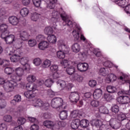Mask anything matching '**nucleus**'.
<instances>
[{
  "instance_id": "1",
  "label": "nucleus",
  "mask_w": 130,
  "mask_h": 130,
  "mask_svg": "<svg viewBox=\"0 0 130 130\" xmlns=\"http://www.w3.org/2000/svg\"><path fill=\"white\" fill-rule=\"evenodd\" d=\"M24 70H25L24 67H18L15 69V74L13 73L11 75V80L8 82V87H5L7 91H14L15 88L18 87L17 82H20L22 80V77L24 76Z\"/></svg>"
},
{
  "instance_id": "2",
  "label": "nucleus",
  "mask_w": 130,
  "mask_h": 130,
  "mask_svg": "<svg viewBox=\"0 0 130 130\" xmlns=\"http://www.w3.org/2000/svg\"><path fill=\"white\" fill-rule=\"evenodd\" d=\"M72 16L71 15H66V25L70 28V30H73L72 34L73 37L75 38V40L79 41L80 38V34L79 31H81V27L80 25L77 24L75 22L72 21Z\"/></svg>"
},
{
  "instance_id": "3",
  "label": "nucleus",
  "mask_w": 130,
  "mask_h": 130,
  "mask_svg": "<svg viewBox=\"0 0 130 130\" xmlns=\"http://www.w3.org/2000/svg\"><path fill=\"white\" fill-rule=\"evenodd\" d=\"M8 28V25L6 24H0V31L2 32L1 37L7 44H13L16 40V37L14 35H9L10 31Z\"/></svg>"
},
{
  "instance_id": "4",
  "label": "nucleus",
  "mask_w": 130,
  "mask_h": 130,
  "mask_svg": "<svg viewBox=\"0 0 130 130\" xmlns=\"http://www.w3.org/2000/svg\"><path fill=\"white\" fill-rule=\"evenodd\" d=\"M119 79L123 84H129V90H121L118 92V94H122L123 95H128L130 97V80L129 76L124 73H121V76L119 77Z\"/></svg>"
},
{
  "instance_id": "5",
  "label": "nucleus",
  "mask_w": 130,
  "mask_h": 130,
  "mask_svg": "<svg viewBox=\"0 0 130 130\" xmlns=\"http://www.w3.org/2000/svg\"><path fill=\"white\" fill-rule=\"evenodd\" d=\"M44 126L48 128H51L53 130H59V127L61 126V121H59L55 123L52 121L46 120L43 122Z\"/></svg>"
},
{
  "instance_id": "6",
  "label": "nucleus",
  "mask_w": 130,
  "mask_h": 130,
  "mask_svg": "<svg viewBox=\"0 0 130 130\" xmlns=\"http://www.w3.org/2000/svg\"><path fill=\"white\" fill-rule=\"evenodd\" d=\"M63 101L60 98H56L51 101V105L53 108H59L61 110L66 108V105H63Z\"/></svg>"
},
{
  "instance_id": "7",
  "label": "nucleus",
  "mask_w": 130,
  "mask_h": 130,
  "mask_svg": "<svg viewBox=\"0 0 130 130\" xmlns=\"http://www.w3.org/2000/svg\"><path fill=\"white\" fill-rule=\"evenodd\" d=\"M89 49L90 50L91 49H92L93 53H94V54H95V56L97 57H99V58L98 59L99 63H101L102 61H104V60H106V58H105L104 56L102 55V53H101L100 51H99V49L97 48H90Z\"/></svg>"
},
{
  "instance_id": "8",
  "label": "nucleus",
  "mask_w": 130,
  "mask_h": 130,
  "mask_svg": "<svg viewBox=\"0 0 130 130\" xmlns=\"http://www.w3.org/2000/svg\"><path fill=\"white\" fill-rule=\"evenodd\" d=\"M20 63L23 66V69L25 71H30V64L28 63V61H29V59L28 57L24 56L19 59Z\"/></svg>"
},
{
  "instance_id": "9",
  "label": "nucleus",
  "mask_w": 130,
  "mask_h": 130,
  "mask_svg": "<svg viewBox=\"0 0 130 130\" xmlns=\"http://www.w3.org/2000/svg\"><path fill=\"white\" fill-rule=\"evenodd\" d=\"M129 97L128 95L120 96L117 98V102L119 104H128V103H130Z\"/></svg>"
},
{
  "instance_id": "10",
  "label": "nucleus",
  "mask_w": 130,
  "mask_h": 130,
  "mask_svg": "<svg viewBox=\"0 0 130 130\" xmlns=\"http://www.w3.org/2000/svg\"><path fill=\"white\" fill-rule=\"evenodd\" d=\"M80 93L78 91L72 92L70 94L69 99L71 102L75 104L78 102V100H80Z\"/></svg>"
},
{
  "instance_id": "11",
  "label": "nucleus",
  "mask_w": 130,
  "mask_h": 130,
  "mask_svg": "<svg viewBox=\"0 0 130 130\" xmlns=\"http://www.w3.org/2000/svg\"><path fill=\"white\" fill-rule=\"evenodd\" d=\"M109 126L112 129H118L121 126V123L117 122L116 119L112 118L110 120Z\"/></svg>"
},
{
  "instance_id": "12",
  "label": "nucleus",
  "mask_w": 130,
  "mask_h": 130,
  "mask_svg": "<svg viewBox=\"0 0 130 130\" xmlns=\"http://www.w3.org/2000/svg\"><path fill=\"white\" fill-rule=\"evenodd\" d=\"M77 70L81 72V73H84V72H86L88 71L89 69V64L86 62L84 63H79L77 66Z\"/></svg>"
},
{
  "instance_id": "13",
  "label": "nucleus",
  "mask_w": 130,
  "mask_h": 130,
  "mask_svg": "<svg viewBox=\"0 0 130 130\" xmlns=\"http://www.w3.org/2000/svg\"><path fill=\"white\" fill-rule=\"evenodd\" d=\"M112 2L115 3L119 7L121 8H125L126 6L128 5V0H113Z\"/></svg>"
},
{
  "instance_id": "14",
  "label": "nucleus",
  "mask_w": 130,
  "mask_h": 130,
  "mask_svg": "<svg viewBox=\"0 0 130 130\" xmlns=\"http://www.w3.org/2000/svg\"><path fill=\"white\" fill-rule=\"evenodd\" d=\"M105 60L102 61V62H103L104 67H106V68L108 69V70H110V71L111 70L110 69H112V68H115L116 69L118 68V66L113 64L111 61L107 60L104 62Z\"/></svg>"
},
{
  "instance_id": "15",
  "label": "nucleus",
  "mask_w": 130,
  "mask_h": 130,
  "mask_svg": "<svg viewBox=\"0 0 130 130\" xmlns=\"http://www.w3.org/2000/svg\"><path fill=\"white\" fill-rule=\"evenodd\" d=\"M19 37L23 41H26L29 39L30 35H29V34L25 30H21L19 31Z\"/></svg>"
},
{
  "instance_id": "16",
  "label": "nucleus",
  "mask_w": 130,
  "mask_h": 130,
  "mask_svg": "<svg viewBox=\"0 0 130 130\" xmlns=\"http://www.w3.org/2000/svg\"><path fill=\"white\" fill-rule=\"evenodd\" d=\"M38 47L41 50H45L49 47V43L46 41H42L39 43Z\"/></svg>"
},
{
  "instance_id": "17",
  "label": "nucleus",
  "mask_w": 130,
  "mask_h": 130,
  "mask_svg": "<svg viewBox=\"0 0 130 130\" xmlns=\"http://www.w3.org/2000/svg\"><path fill=\"white\" fill-rule=\"evenodd\" d=\"M43 101L39 99H35L31 101V105L34 107H42Z\"/></svg>"
},
{
  "instance_id": "18",
  "label": "nucleus",
  "mask_w": 130,
  "mask_h": 130,
  "mask_svg": "<svg viewBox=\"0 0 130 130\" xmlns=\"http://www.w3.org/2000/svg\"><path fill=\"white\" fill-rule=\"evenodd\" d=\"M117 77H116V75L113 73H110L106 77L105 81L108 84H109L110 83H111V82H115V80H117Z\"/></svg>"
},
{
  "instance_id": "19",
  "label": "nucleus",
  "mask_w": 130,
  "mask_h": 130,
  "mask_svg": "<svg viewBox=\"0 0 130 130\" xmlns=\"http://www.w3.org/2000/svg\"><path fill=\"white\" fill-rule=\"evenodd\" d=\"M72 52L78 53L81 51V45L78 43H74L71 47Z\"/></svg>"
},
{
  "instance_id": "20",
  "label": "nucleus",
  "mask_w": 130,
  "mask_h": 130,
  "mask_svg": "<svg viewBox=\"0 0 130 130\" xmlns=\"http://www.w3.org/2000/svg\"><path fill=\"white\" fill-rule=\"evenodd\" d=\"M27 91L35 93V91H37V85L35 83L27 84L26 86Z\"/></svg>"
},
{
  "instance_id": "21",
  "label": "nucleus",
  "mask_w": 130,
  "mask_h": 130,
  "mask_svg": "<svg viewBox=\"0 0 130 130\" xmlns=\"http://www.w3.org/2000/svg\"><path fill=\"white\" fill-rule=\"evenodd\" d=\"M117 120L119 121L118 122H120V123H121V121H123V120H125V121H127V122L129 121L130 119L129 120L128 118L126 117V116L125 115V114H123V113H121L118 115L117 117Z\"/></svg>"
},
{
  "instance_id": "22",
  "label": "nucleus",
  "mask_w": 130,
  "mask_h": 130,
  "mask_svg": "<svg viewBox=\"0 0 130 130\" xmlns=\"http://www.w3.org/2000/svg\"><path fill=\"white\" fill-rule=\"evenodd\" d=\"M13 53H9V55H12L10 57V60H11L12 62H17L20 60L21 56L19 54H12Z\"/></svg>"
},
{
  "instance_id": "23",
  "label": "nucleus",
  "mask_w": 130,
  "mask_h": 130,
  "mask_svg": "<svg viewBox=\"0 0 130 130\" xmlns=\"http://www.w3.org/2000/svg\"><path fill=\"white\" fill-rule=\"evenodd\" d=\"M11 81V80H5L4 78L0 77V85H4L3 88L6 91V92H13V91H8L7 89H6V87H9V82Z\"/></svg>"
},
{
  "instance_id": "24",
  "label": "nucleus",
  "mask_w": 130,
  "mask_h": 130,
  "mask_svg": "<svg viewBox=\"0 0 130 130\" xmlns=\"http://www.w3.org/2000/svg\"><path fill=\"white\" fill-rule=\"evenodd\" d=\"M9 21L13 26H16L17 24H19V19L16 16H10L9 18Z\"/></svg>"
},
{
  "instance_id": "25",
  "label": "nucleus",
  "mask_w": 130,
  "mask_h": 130,
  "mask_svg": "<svg viewBox=\"0 0 130 130\" xmlns=\"http://www.w3.org/2000/svg\"><path fill=\"white\" fill-rule=\"evenodd\" d=\"M102 96V90L100 88L96 89L93 92V98L94 99H99Z\"/></svg>"
},
{
  "instance_id": "26",
  "label": "nucleus",
  "mask_w": 130,
  "mask_h": 130,
  "mask_svg": "<svg viewBox=\"0 0 130 130\" xmlns=\"http://www.w3.org/2000/svg\"><path fill=\"white\" fill-rule=\"evenodd\" d=\"M80 126V119H75L71 122V127L73 129H77Z\"/></svg>"
},
{
  "instance_id": "27",
  "label": "nucleus",
  "mask_w": 130,
  "mask_h": 130,
  "mask_svg": "<svg viewBox=\"0 0 130 130\" xmlns=\"http://www.w3.org/2000/svg\"><path fill=\"white\" fill-rule=\"evenodd\" d=\"M47 40L51 44H55L56 43V37L54 35H49L47 38Z\"/></svg>"
},
{
  "instance_id": "28",
  "label": "nucleus",
  "mask_w": 130,
  "mask_h": 130,
  "mask_svg": "<svg viewBox=\"0 0 130 130\" xmlns=\"http://www.w3.org/2000/svg\"><path fill=\"white\" fill-rule=\"evenodd\" d=\"M99 73L100 75H102V76L105 77V76H107V75L109 74V70H108V68H101L99 70Z\"/></svg>"
},
{
  "instance_id": "29",
  "label": "nucleus",
  "mask_w": 130,
  "mask_h": 130,
  "mask_svg": "<svg viewBox=\"0 0 130 130\" xmlns=\"http://www.w3.org/2000/svg\"><path fill=\"white\" fill-rule=\"evenodd\" d=\"M89 123H90V122H89V120L83 119L81 121L80 120L79 125H80L81 127H88Z\"/></svg>"
},
{
  "instance_id": "30",
  "label": "nucleus",
  "mask_w": 130,
  "mask_h": 130,
  "mask_svg": "<svg viewBox=\"0 0 130 130\" xmlns=\"http://www.w3.org/2000/svg\"><path fill=\"white\" fill-rule=\"evenodd\" d=\"M25 97L28 98V99L30 98H34L35 96H36V92H32L28 90L25 91L24 93Z\"/></svg>"
},
{
  "instance_id": "31",
  "label": "nucleus",
  "mask_w": 130,
  "mask_h": 130,
  "mask_svg": "<svg viewBox=\"0 0 130 130\" xmlns=\"http://www.w3.org/2000/svg\"><path fill=\"white\" fill-rule=\"evenodd\" d=\"M87 55H88V52H80L78 53V57L81 60H85L87 58Z\"/></svg>"
},
{
  "instance_id": "32",
  "label": "nucleus",
  "mask_w": 130,
  "mask_h": 130,
  "mask_svg": "<svg viewBox=\"0 0 130 130\" xmlns=\"http://www.w3.org/2000/svg\"><path fill=\"white\" fill-rule=\"evenodd\" d=\"M51 66V61L49 59H45L42 63V68L43 69H48Z\"/></svg>"
},
{
  "instance_id": "33",
  "label": "nucleus",
  "mask_w": 130,
  "mask_h": 130,
  "mask_svg": "<svg viewBox=\"0 0 130 130\" xmlns=\"http://www.w3.org/2000/svg\"><path fill=\"white\" fill-rule=\"evenodd\" d=\"M4 97V93L0 92V108L3 109V108H5L7 106V103L5 102V100H2V98Z\"/></svg>"
},
{
  "instance_id": "34",
  "label": "nucleus",
  "mask_w": 130,
  "mask_h": 130,
  "mask_svg": "<svg viewBox=\"0 0 130 130\" xmlns=\"http://www.w3.org/2000/svg\"><path fill=\"white\" fill-rule=\"evenodd\" d=\"M20 13L22 17H27V15H29V9L27 8H23L21 9Z\"/></svg>"
},
{
  "instance_id": "35",
  "label": "nucleus",
  "mask_w": 130,
  "mask_h": 130,
  "mask_svg": "<svg viewBox=\"0 0 130 130\" xmlns=\"http://www.w3.org/2000/svg\"><path fill=\"white\" fill-rule=\"evenodd\" d=\"M107 91L108 93H115L117 91L116 87L114 86L109 85L107 87Z\"/></svg>"
},
{
  "instance_id": "36",
  "label": "nucleus",
  "mask_w": 130,
  "mask_h": 130,
  "mask_svg": "<svg viewBox=\"0 0 130 130\" xmlns=\"http://www.w3.org/2000/svg\"><path fill=\"white\" fill-rule=\"evenodd\" d=\"M39 19V14L36 12L31 13V19L32 21L36 22Z\"/></svg>"
},
{
  "instance_id": "37",
  "label": "nucleus",
  "mask_w": 130,
  "mask_h": 130,
  "mask_svg": "<svg viewBox=\"0 0 130 130\" xmlns=\"http://www.w3.org/2000/svg\"><path fill=\"white\" fill-rule=\"evenodd\" d=\"M44 32L47 35H51V34L53 33V29H52V27L48 26L44 29Z\"/></svg>"
},
{
  "instance_id": "38",
  "label": "nucleus",
  "mask_w": 130,
  "mask_h": 130,
  "mask_svg": "<svg viewBox=\"0 0 130 130\" xmlns=\"http://www.w3.org/2000/svg\"><path fill=\"white\" fill-rule=\"evenodd\" d=\"M28 44L30 47H34L37 44V41L34 39H30L28 41Z\"/></svg>"
},
{
  "instance_id": "39",
  "label": "nucleus",
  "mask_w": 130,
  "mask_h": 130,
  "mask_svg": "<svg viewBox=\"0 0 130 130\" xmlns=\"http://www.w3.org/2000/svg\"><path fill=\"white\" fill-rule=\"evenodd\" d=\"M26 80L29 83H34L36 81V77L33 75H29L27 76Z\"/></svg>"
},
{
  "instance_id": "40",
  "label": "nucleus",
  "mask_w": 130,
  "mask_h": 130,
  "mask_svg": "<svg viewBox=\"0 0 130 130\" xmlns=\"http://www.w3.org/2000/svg\"><path fill=\"white\" fill-rule=\"evenodd\" d=\"M57 2V0H49V3L48 2L47 8L49 9H53L55 7V4Z\"/></svg>"
},
{
  "instance_id": "41",
  "label": "nucleus",
  "mask_w": 130,
  "mask_h": 130,
  "mask_svg": "<svg viewBox=\"0 0 130 130\" xmlns=\"http://www.w3.org/2000/svg\"><path fill=\"white\" fill-rule=\"evenodd\" d=\"M57 56L60 59H63L66 57V53L64 51L60 50L57 52Z\"/></svg>"
},
{
  "instance_id": "42",
  "label": "nucleus",
  "mask_w": 130,
  "mask_h": 130,
  "mask_svg": "<svg viewBox=\"0 0 130 130\" xmlns=\"http://www.w3.org/2000/svg\"><path fill=\"white\" fill-rule=\"evenodd\" d=\"M99 110L100 113H103V114H108V109L105 106H103L99 108Z\"/></svg>"
},
{
  "instance_id": "43",
  "label": "nucleus",
  "mask_w": 130,
  "mask_h": 130,
  "mask_svg": "<svg viewBox=\"0 0 130 130\" xmlns=\"http://www.w3.org/2000/svg\"><path fill=\"white\" fill-rule=\"evenodd\" d=\"M33 63L36 67H39L42 63V60L40 58H36L34 59Z\"/></svg>"
},
{
  "instance_id": "44",
  "label": "nucleus",
  "mask_w": 130,
  "mask_h": 130,
  "mask_svg": "<svg viewBox=\"0 0 130 130\" xmlns=\"http://www.w3.org/2000/svg\"><path fill=\"white\" fill-rule=\"evenodd\" d=\"M52 84H53V80H52L51 79H47L44 82V84L46 87H48V88L50 87Z\"/></svg>"
},
{
  "instance_id": "45",
  "label": "nucleus",
  "mask_w": 130,
  "mask_h": 130,
  "mask_svg": "<svg viewBox=\"0 0 130 130\" xmlns=\"http://www.w3.org/2000/svg\"><path fill=\"white\" fill-rule=\"evenodd\" d=\"M14 69L10 67H7L5 69L4 72L5 74H7V75H12L13 72H14Z\"/></svg>"
},
{
  "instance_id": "46",
  "label": "nucleus",
  "mask_w": 130,
  "mask_h": 130,
  "mask_svg": "<svg viewBox=\"0 0 130 130\" xmlns=\"http://www.w3.org/2000/svg\"><path fill=\"white\" fill-rule=\"evenodd\" d=\"M75 70L74 67H70L66 69V72L68 75H73V74L75 72Z\"/></svg>"
},
{
  "instance_id": "47",
  "label": "nucleus",
  "mask_w": 130,
  "mask_h": 130,
  "mask_svg": "<svg viewBox=\"0 0 130 130\" xmlns=\"http://www.w3.org/2000/svg\"><path fill=\"white\" fill-rule=\"evenodd\" d=\"M50 16L52 17V19H54V21H56V19H57V17L58 16V12L56 11H53L51 12Z\"/></svg>"
},
{
  "instance_id": "48",
  "label": "nucleus",
  "mask_w": 130,
  "mask_h": 130,
  "mask_svg": "<svg viewBox=\"0 0 130 130\" xmlns=\"http://www.w3.org/2000/svg\"><path fill=\"white\" fill-rule=\"evenodd\" d=\"M90 104L92 107H98L100 105V102L98 100H94L91 102Z\"/></svg>"
},
{
  "instance_id": "49",
  "label": "nucleus",
  "mask_w": 130,
  "mask_h": 130,
  "mask_svg": "<svg viewBox=\"0 0 130 130\" xmlns=\"http://www.w3.org/2000/svg\"><path fill=\"white\" fill-rule=\"evenodd\" d=\"M17 122L18 124L20 125H23L26 122V119L23 117H20L18 118Z\"/></svg>"
},
{
  "instance_id": "50",
  "label": "nucleus",
  "mask_w": 130,
  "mask_h": 130,
  "mask_svg": "<svg viewBox=\"0 0 130 130\" xmlns=\"http://www.w3.org/2000/svg\"><path fill=\"white\" fill-rule=\"evenodd\" d=\"M101 125H102V122L101 121V120L98 119L95 121L94 126H93V127H96V128L99 129V128H100Z\"/></svg>"
},
{
  "instance_id": "51",
  "label": "nucleus",
  "mask_w": 130,
  "mask_h": 130,
  "mask_svg": "<svg viewBox=\"0 0 130 130\" xmlns=\"http://www.w3.org/2000/svg\"><path fill=\"white\" fill-rule=\"evenodd\" d=\"M56 83L61 86L62 89H64L66 88V82L64 81L59 80L56 82Z\"/></svg>"
},
{
  "instance_id": "52",
  "label": "nucleus",
  "mask_w": 130,
  "mask_h": 130,
  "mask_svg": "<svg viewBox=\"0 0 130 130\" xmlns=\"http://www.w3.org/2000/svg\"><path fill=\"white\" fill-rule=\"evenodd\" d=\"M50 70L52 73L58 72V66L57 65H52L50 67Z\"/></svg>"
},
{
  "instance_id": "53",
  "label": "nucleus",
  "mask_w": 130,
  "mask_h": 130,
  "mask_svg": "<svg viewBox=\"0 0 130 130\" xmlns=\"http://www.w3.org/2000/svg\"><path fill=\"white\" fill-rule=\"evenodd\" d=\"M112 112L114 113H118L119 111V107L117 105H115L111 108Z\"/></svg>"
},
{
  "instance_id": "54",
  "label": "nucleus",
  "mask_w": 130,
  "mask_h": 130,
  "mask_svg": "<svg viewBox=\"0 0 130 130\" xmlns=\"http://www.w3.org/2000/svg\"><path fill=\"white\" fill-rule=\"evenodd\" d=\"M71 116L73 118L79 116V110H74L71 113Z\"/></svg>"
},
{
  "instance_id": "55",
  "label": "nucleus",
  "mask_w": 130,
  "mask_h": 130,
  "mask_svg": "<svg viewBox=\"0 0 130 130\" xmlns=\"http://www.w3.org/2000/svg\"><path fill=\"white\" fill-rule=\"evenodd\" d=\"M89 86L92 88H94L97 85V82L95 80H91L88 83Z\"/></svg>"
},
{
  "instance_id": "56",
  "label": "nucleus",
  "mask_w": 130,
  "mask_h": 130,
  "mask_svg": "<svg viewBox=\"0 0 130 130\" xmlns=\"http://www.w3.org/2000/svg\"><path fill=\"white\" fill-rule=\"evenodd\" d=\"M73 79L74 80H77L78 82H82V80H83V77L81 76V75H79L78 74H75L74 76L73 77Z\"/></svg>"
},
{
  "instance_id": "57",
  "label": "nucleus",
  "mask_w": 130,
  "mask_h": 130,
  "mask_svg": "<svg viewBox=\"0 0 130 130\" xmlns=\"http://www.w3.org/2000/svg\"><path fill=\"white\" fill-rule=\"evenodd\" d=\"M4 119L6 122H11L12 121V116L10 115H6L4 116Z\"/></svg>"
},
{
  "instance_id": "58",
  "label": "nucleus",
  "mask_w": 130,
  "mask_h": 130,
  "mask_svg": "<svg viewBox=\"0 0 130 130\" xmlns=\"http://www.w3.org/2000/svg\"><path fill=\"white\" fill-rule=\"evenodd\" d=\"M10 60H2L0 58V66H2L3 63H5V67H9L10 65Z\"/></svg>"
},
{
  "instance_id": "59",
  "label": "nucleus",
  "mask_w": 130,
  "mask_h": 130,
  "mask_svg": "<svg viewBox=\"0 0 130 130\" xmlns=\"http://www.w3.org/2000/svg\"><path fill=\"white\" fill-rule=\"evenodd\" d=\"M32 3L34 6L36 7V8H39L41 4V0H32Z\"/></svg>"
},
{
  "instance_id": "60",
  "label": "nucleus",
  "mask_w": 130,
  "mask_h": 130,
  "mask_svg": "<svg viewBox=\"0 0 130 130\" xmlns=\"http://www.w3.org/2000/svg\"><path fill=\"white\" fill-rule=\"evenodd\" d=\"M82 97L84 100L88 99L91 97V93L90 92H86L82 94Z\"/></svg>"
},
{
  "instance_id": "61",
  "label": "nucleus",
  "mask_w": 130,
  "mask_h": 130,
  "mask_svg": "<svg viewBox=\"0 0 130 130\" xmlns=\"http://www.w3.org/2000/svg\"><path fill=\"white\" fill-rule=\"evenodd\" d=\"M43 106L41 107L43 109H45V110H47L49 109V104L48 103H43Z\"/></svg>"
},
{
  "instance_id": "62",
  "label": "nucleus",
  "mask_w": 130,
  "mask_h": 130,
  "mask_svg": "<svg viewBox=\"0 0 130 130\" xmlns=\"http://www.w3.org/2000/svg\"><path fill=\"white\" fill-rule=\"evenodd\" d=\"M30 130H39V126L37 124H32L30 127Z\"/></svg>"
},
{
  "instance_id": "63",
  "label": "nucleus",
  "mask_w": 130,
  "mask_h": 130,
  "mask_svg": "<svg viewBox=\"0 0 130 130\" xmlns=\"http://www.w3.org/2000/svg\"><path fill=\"white\" fill-rule=\"evenodd\" d=\"M59 116L60 119H62V120L63 119H66V111L62 110V111H61Z\"/></svg>"
},
{
  "instance_id": "64",
  "label": "nucleus",
  "mask_w": 130,
  "mask_h": 130,
  "mask_svg": "<svg viewBox=\"0 0 130 130\" xmlns=\"http://www.w3.org/2000/svg\"><path fill=\"white\" fill-rule=\"evenodd\" d=\"M8 129V126L5 123H2L0 124V130H7Z\"/></svg>"
}]
</instances>
